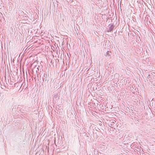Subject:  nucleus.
<instances>
[{"label": "nucleus", "mask_w": 155, "mask_h": 155, "mask_svg": "<svg viewBox=\"0 0 155 155\" xmlns=\"http://www.w3.org/2000/svg\"><path fill=\"white\" fill-rule=\"evenodd\" d=\"M110 53H111L110 52H109V51H107L106 53L104 54V55L106 57L108 56L109 58H111V56Z\"/></svg>", "instance_id": "nucleus-4"}, {"label": "nucleus", "mask_w": 155, "mask_h": 155, "mask_svg": "<svg viewBox=\"0 0 155 155\" xmlns=\"http://www.w3.org/2000/svg\"><path fill=\"white\" fill-rule=\"evenodd\" d=\"M109 29L107 30V32H110L112 31L114 28V26L113 24H110L109 25Z\"/></svg>", "instance_id": "nucleus-3"}, {"label": "nucleus", "mask_w": 155, "mask_h": 155, "mask_svg": "<svg viewBox=\"0 0 155 155\" xmlns=\"http://www.w3.org/2000/svg\"><path fill=\"white\" fill-rule=\"evenodd\" d=\"M36 75L37 76V79L38 80H39V79H41V75H39V74H35V75Z\"/></svg>", "instance_id": "nucleus-6"}, {"label": "nucleus", "mask_w": 155, "mask_h": 155, "mask_svg": "<svg viewBox=\"0 0 155 155\" xmlns=\"http://www.w3.org/2000/svg\"><path fill=\"white\" fill-rule=\"evenodd\" d=\"M114 77L116 78H117V79L119 78V75L117 73H116L114 75Z\"/></svg>", "instance_id": "nucleus-5"}, {"label": "nucleus", "mask_w": 155, "mask_h": 155, "mask_svg": "<svg viewBox=\"0 0 155 155\" xmlns=\"http://www.w3.org/2000/svg\"><path fill=\"white\" fill-rule=\"evenodd\" d=\"M46 74H44V78H42V79L43 80L44 79H45V78L46 77Z\"/></svg>", "instance_id": "nucleus-7"}, {"label": "nucleus", "mask_w": 155, "mask_h": 155, "mask_svg": "<svg viewBox=\"0 0 155 155\" xmlns=\"http://www.w3.org/2000/svg\"><path fill=\"white\" fill-rule=\"evenodd\" d=\"M33 73L34 75H35V74H38L39 73V68L38 67H37V68H35L33 69Z\"/></svg>", "instance_id": "nucleus-1"}, {"label": "nucleus", "mask_w": 155, "mask_h": 155, "mask_svg": "<svg viewBox=\"0 0 155 155\" xmlns=\"http://www.w3.org/2000/svg\"><path fill=\"white\" fill-rule=\"evenodd\" d=\"M21 86H22V85L20 87H21Z\"/></svg>", "instance_id": "nucleus-8"}, {"label": "nucleus", "mask_w": 155, "mask_h": 155, "mask_svg": "<svg viewBox=\"0 0 155 155\" xmlns=\"http://www.w3.org/2000/svg\"><path fill=\"white\" fill-rule=\"evenodd\" d=\"M145 75L147 77V78L149 79H151L153 77V74L150 71L149 73H146Z\"/></svg>", "instance_id": "nucleus-2"}]
</instances>
